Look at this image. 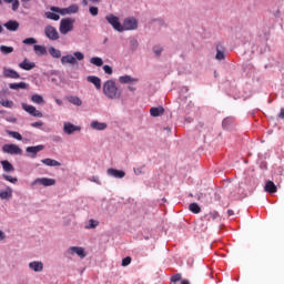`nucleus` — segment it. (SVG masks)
<instances>
[{
  "label": "nucleus",
  "instance_id": "28",
  "mask_svg": "<svg viewBox=\"0 0 284 284\" xmlns=\"http://www.w3.org/2000/svg\"><path fill=\"white\" fill-rule=\"evenodd\" d=\"M33 50L38 57H43V54H48V50L43 45L34 44Z\"/></svg>",
  "mask_w": 284,
  "mask_h": 284
},
{
  "label": "nucleus",
  "instance_id": "52",
  "mask_svg": "<svg viewBox=\"0 0 284 284\" xmlns=\"http://www.w3.org/2000/svg\"><path fill=\"white\" fill-rule=\"evenodd\" d=\"M42 125H43V122L41 121L31 123V128H42Z\"/></svg>",
  "mask_w": 284,
  "mask_h": 284
},
{
  "label": "nucleus",
  "instance_id": "27",
  "mask_svg": "<svg viewBox=\"0 0 284 284\" xmlns=\"http://www.w3.org/2000/svg\"><path fill=\"white\" fill-rule=\"evenodd\" d=\"M67 101H69V103H72V105H78V106L83 105V101H81L80 98L77 95L67 97Z\"/></svg>",
  "mask_w": 284,
  "mask_h": 284
},
{
  "label": "nucleus",
  "instance_id": "11",
  "mask_svg": "<svg viewBox=\"0 0 284 284\" xmlns=\"http://www.w3.org/2000/svg\"><path fill=\"white\" fill-rule=\"evenodd\" d=\"M42 150H45V146L43 144L37 145V146H28L26 149V152L28 154H31V159H37V154H39V152H42Z\"/></svg>",
  "mask_w": 284,
  "mask_h": 284
},
{
  "label": "nucleus",
  "instance_id": "59",
  "mask_svg": "<svg viewBox=\"0 0 284 284\" xmlns=\"http://www.w3.org/2000/svg\"><path fill=\"white\" fill-rule=\"evenodd\" d=\"M89 1H91V3H100L101 2V0H89Z\"/></svg>",
  "mask_w": 284,
  "mask_h": 284
},
{
  "label": "nucleus",
  "instance_id": "46",
  "mask_svg": "<svg viewBox=\"0 0 284 284\" xmlns=\"http://www.w3.org/2000/svg\"><path fill=\"white\" fill-rule=\"evenodd\" d=\"M130 263H132V257L126 256L122 260V267H128V265H130Z\"/></svg>",
  "mask_w": 284,
  "mask_h": 284
},
{
  "label": "nucleus",
  "instance_id": "4",
  "mask_svg": "<svg viewBox=\"0 0 284 284\" xmlns=\"http://www.w3.org/2000/svg\"><path fill=\"white\" fill-rule=\"evenodd\" d=\"M32 185H43L44 187H50L57 185V180L49 178H38L32 182Z\"/></svg>",
  "mask_w": 284,
  "mask_h": 284
},
{
  "label": "nucleus",
  "instance_id": "7",
  "mask_svg": "<svg viewBox=\"0 0 284 284\" xmlns=\"http://www.w3.org/2000/svg\"><path fill=\"white\" fill-rule=\"evenodd\" d=\"M108 23H110L114 30H116L118 32H123V24H121V22L119 21V17L116 16H106L105 17Z\"/></svg>",
  "mask_w": 284,
  "mask_h": 284
},
{
  "label": "nucleus",
  "instance_id": "41",
  "mask_svg": "<svg viewBox=\"0 0 284 284\" xmlns=\"http://www.w3.org/2000/svg\"><path fill=\"white\" fill-rule=\"evenodd\" d=\"M0 104H2L3 108H14V102L11 100H1Z\"/></svg>",
  "mask_w": 284,
  "mask_h": 284
},
{
  "label": "nucleus",
  "instance_id": "35",
  "mask_svg": "<svg viewBox=\"0 0 284 284\" xmlns=\"http://www.w3.org/2000/svg\"><path fill=\"white\" fill-rule=\"evenodd\" d=\"M90 62L93 65H97L98 68H101V65H103V59H101L99 57L91 58Z\"/></svg>",
  "mask_w": 284,
  "mask_h": 284
},
{
  "label": "nucleus",
  "instance_id": "24",
  "mask_svg": "<svg viewBox=\"0 0 284 284\" xmlns=\"http://www.w3.org/2000/svg\"><path fill=\"white\" fill-rule=\"evenodd\" d=\"M119 81L120 83H139V79L132 78L131 75H121Z\"/></svg>",
  "mask_w": 284,
  "mask_h": 284
},
{
  "label": "nucleus",
  "instance_id": "54",
  "mask_svg": "<svg viewBox=\"0 0 284 284\" xmlns=\"http://www.w3.org/2000/svg\"><path fill=\"white\" fill-rule=\"evenodd\" d=\"M0 241H6V233L3 231H0Z\"/></svg>",
  "mask_w": 284,
  "mask_h": 284
},
{
  "label": "nucleus",
  "instance_id": "37",
  "mask_svg": "<svg viewBox=\"0 0 284 284\" xmlns=\"http://www.w3.org/2000/svg\"><path fill=\"white\" fill-rule=\"evenodd\" d=\"M7 133L9 134V136H12L13 139H17L18 141H23V136L21 135V133L17 132V131H7Z\"/></svg>",
  "mask_w": 284,
  "mask_h": 284
},
{
  "label": "nucleus",
  "instance_id": "49",
  "mask_svg": "<svg viewBox=\"0 0 284 284\" xmlns=\"http://www.w3.org/2000/svg\"><path fill=\"white\" fill-rule=\"evenodd\" d=\"M179 281H181V274L179 273L171 277L172 283H179Z\"/></svg>",
  "mask_w": 284,
  "mask_h": 284
},
{
  "label": "nucleus",
  "instance_id": "23",
  "mask_svg": "<svg viewBox=\"0 0 284 284\" xmlns=\"http://www.w3.org/2000/svg\"><path fill=\"white\" fill-rule=\"evenodd\" d=\"M87 81H89V83H93V85L97 88V90H101V79L99 77L89 75L87 78Z\"/></svg>",
  "mask_w": 284,
  "mask_h": 284
},
{
  "label": "nucleus",
  "instance_id": "51",
  "mask_svg": "<svg viewBox=\"0 0 284 284\" xmlns=\"http://www.w3.org/2000/svg\"><path fill=\"white\" fill-rule=\"evenodd\" d=\"M12 10L13 12H17V10H19V0L12 1Z\"/></svg>",
  "mask_w": 284,
  "mask_h": 284
},
{
  "label": "nucleus",
  "instance_id": "40",
  "mask_svg": "<svg viewBox=\"0 0 284 284\" xmlns=\"http://www.w3.org/2000/svg\"><path fill=\"white\" fill-rule=\"evenodd\" d=\"M2 179H4V181H9V183H13V184L19 183V179L12 178L11 175H8V174H2Z\"/></svg>",
  "mask_w": 284,
  "mask_h": 284
},
{
  "label": "nucleus",
  "instance_id": "50",
  "mask_svg": "<svg viewBox=\"0 0 284 284\" xmlns=\"http://www.w3.org/2000/svg\"><path fill=\"white\" fill-rule=\"evenodd\" d=\"M103 70H104V72H105V74H112V72H113L112 67H110V65H108V64H105V65L103 67Z\"/></svg>",
  "mask_w": 284,
  "mask_h": 284
},
{
  "label": "nucleus",
  "instance_id": "17",
  "mask_svg": "<svg viewBox=\"0 0 284 284\" xmlns=\"http://www.w3.org/2000/svg\"><path fill=\"white\" fill-rule=\"evenodd\" d=\"M0 199L2 201H10L12 199V187L7 186L4 191H0Z\"/></svg>",
  "mask_w": 284,
  "mask_h": 284
},
{
  "label": "nucleus",
  "instance_id": "6",
  "mask_svg": "<svg viewBox=\"0 0 284 284\" xmlns=\"http://www.w3.org/2000/svg\"><path fill=\"white\" fill-rule=\"evenodd\" d=\"M2 152H4V154H23V150L17 144H4Z\"/></svg>",
  "mask_w": 284,
  "mask_h": 284
},
{
  "label": "nucleus",
  "instance_id": "45",
  "mask_svg": "<svg viewBox=\"0 0 284 284\" xmlns=\"http://www.w3.org/2000/svg\"><path fill=\"white\" fill-rule=\"evenodd\" d=\"M153 52L156 57H161V52H163V47L161 45L153 47Z\"/></svg>",
  "mask_w": 284,
  "mask_h": 284
},
{
  "label": "nucleus",
  "instance_id": "25",
  "mask_svg": "<svg viewBox=\"0 0 284 284\" xmlns=\"http://www.w3.org/2000/svg\"><path fill=\"white\" fill-rule=\"evenodd\" d=\"M0 163L2 165L3 172H14V166L12 163H10V161L2 160Z\"/></svg>",
  "mask_w": 284,
  "mask_h": 284
},
{
  "label": "nucleus",
  "instance_id": "16",
  "mask_svg": "<svg viewBox=\"0 0 284 284\" xmlns=\"http://www.w3.org/2000/svg\"><path fill=\"white\" fill-rule=\"evenodd\" d=\"M29 268L32 270V272H43V262H39V261L30 262Z\"/></svg>",
  "mask_w": 284,
  "mask_h": 284
},
{
  "label": "nucleus",
  "instance_id": "32",
  "mask_svg": "<svg viewBox=\"0 0 284 284\" xmlns=\"http://www.w3.org/2000/svg\"><path fill=\"white\" fill-rule=\"evenodd\" d=\"M219 212L213 211L210 212L209 214L205 215L206 221L211 222V221H219Z\"/></svg>",
  "mask_w": 284,
  "mask_h": 284
},
{
  "label": "nucleus",
  "instance_id": "38",
  "mask_svg": "<svg viewBox=\"0 0 284 284\" xmlns=\"http://www.w3.org/2000/svg\"><path fill=\"white\" fill-rule=\"evenodd\" d=\"M189 210L193 212V214H199L201 212V206L196 203H191Z\"/></svg>",
  "mask_w": 284,
  "mask_h": 284
},
{
  "label": "nucleus",
  "instance_id": "21",
  "mask_svg": "<svg viewBox=\"0 0 284 284\" xmlns=\"http://www.w3.org/2000/svg\"><path fill=\"white\" fill-rule=\"evenodd\" d=\"M61 63H62V65H65L67 63H70L71 65H75L77 58H74V55H72V54L63 55L61 58Z\"/></svg>",
  "mask_w": 284,
  "mask_h": 284
},
{
  "label": "nucleus",
  "instance_id": "64",
  "mask_svg": "<svg viewBox=\"0 0 284 284\" xmlns=\"http://www.w3.org/2000/svg\"><path fill=\"white\" fill-rule=\"evenodd\" d=\"M3 32V27L0 24V34Z\"/></svg>",
  "mask_w": 284,
  "mask_h": 284
},
{
  "label": "nucleus",
  "instance_id": "29",
  "mask_svg": "<svg viewBox=\"0 0 284 284\" xmlns=\"http://www.w3.org/2000/svg\"><path fill=\"white\" fill-rule=\"evenodd\" d=\"M9 88L10 90H26L28 84L26 82L10 83Z\"/></svg>",
  "mask_w": 284,
  "mask_h": 284
},
{
  "label": "nucleus",
  "instance_id": "55",
  "mask_svg": "<svg viewBox=\"0 0 284 284\" xmlns=\"http://www.w3.org/2000/svg\"><path fill=\"white\" fill-rule=\"evenodd\" d=\"M278 119H284V109H281V112L278 114Z\"/></svg>",
  "mask_w": 284,
  "mask_h": 284
},
{
  "label": "nucleus",
  "instance_id": "48",
  "mask_svg": "<svg viewBox=\"0 0 284 284\" xmlns=\"http://www.w3.org/2000/svg\"><path fill=\"white\" fill-rule=\"evenodd\" d=\"M89 12H90V14H92V17H97L99 14V8L90 7Z\"/></svg>",
  "mask_w": 284,
  "mask_h": 284
},
{
  "label": "nucleus",
  "instance_id": "9",
  "mask_svg": "<svg viewBox=\"0 0 284 284\" xmlns=\"http://www.w3.org/2000/svg\"><path fill=\"white\" fill-rule=\"evenodd\" d=\"M22 110L31 114V116H37L38 119H41L43 116V113L41 111L37 110V108L30 104L22 103Z\"/></svg>",
  "mask_w": 284,
  "mask_h": 284
},
{
  "label": "nucleus",
  "instance_id": "57",
  "mask_svg": "<svg viewBox=\"0 0 284 284\" xmlns=\"http://www.w3.org/2000/svg\"><path fill=\"white\" fill-rule=\"evenodd\" d=\"M128 90H130V92H135V91H136V88L129 85V87H128Z\"/></svg>",
  "mask_w": 284,
  "mask_h": 284
},
{
  "label": "nucleus",
  "instance_id": "19",
  "mask_svg": "<svg viewBox=\"0 0 284 284\" xmlns=\"http://www.w3.org/2000/svg\"><path fill=\"white\" fill-rule=\"evenodd\" d=\"M151 116H163L165 109L163 106H153L150 109Z\"/></svg>",
  "mask_w": 284,
  "mask_h": 284
},
{
  "label": "nucleus",
  "instance_id": "13",
  "mask_svg": "<svg viewBox=\"0 0 284 284\" xmlns=\"http://www.w3.org/2000/svg\"><path fill=\"white\" fill-rule=\"evenodd\" d=\"M2 74H3V77H6V79H20L21 78L19 72H17L14 69L3 68Z\"/></svg>",
  "mask_w": 284,
  "mask_h": 284
},
{
  "label": "nucleus",
  "instance_id": "61",
  "mask_svg": "<svg viewBox=\"0 0 284 284\" xmlns=\"http://www.w3.org/2000/svg\"><path fill=\"white\" fill-rule=\"evenodd\" d=\"M164 130H166V132H172V129L170 126L164 128Z\"/></svg>",
  "mask_w": 284,
  "mask_h": 284
},
{
  "label": "nucleus",
  "instance_id": "34",
  "mask_svg": "<svg viewBox=\"0 0 284 284\" xmlns=\"http://www.w3.org/2000/svg\"><path fill=\"white\" fill-rule=\"evenodd\" d=\"M97 227H99V221L92 219L89 220V224L85 225V230H94Z\"/></svg>",
  "mask_w": 284,
  "mask_h": 284
},
{
  "label": "nucleus",
  "instance_id": "30",
  "mask_svg": "<svg viewBox=\"0 0 284 284\" xmlns=\"http://www.w3.org/2000/svg\"><path fill=\"white\" fill-rule=\"evenodd\" d=\"M32 103H37L38 105H43L45 103V100H43V95L40 94H33L31 97Z\"/></svg>",
  "mask_w": 284,
  "mask_h": 284
},
{
  "label": "nucleus",
  "instance_id": "14",
  "mask_svg": "<svg viewBox=\"0 0 284 284\" xmlns=\"http://www.w3.org/2000/svg\"><path fill=\"white\" fill-rule=\"evenodd\" d=\"M264 192H267L268 194H276V192H278V187L274 182L268 180L264 185Z\"/></svg>",
  "mask_w": 284,
  "mask_h": 284
},
{
  "label": "nucleus",
  "instance_id": "2",
  "mask_svg": "<svg viewBox=\"0 0 284 284\" xmlns=\"http://www.w3.org/2000/svg\"><path fill=\"white\" fill-rule=\"evenodd\" d=\"M51 12H57L58 14H62V17H65V14H77L79 12V4H71L68 8H59V7H51Z\"/></svg>",
  "mask_w": 284,
  "mask_h": 284
},
{
  "label": "nucleus",
  "instance_id": "53",
  "mask_svg": "<svg viewBox=\"0 0 284 284\" xmlns=\"http://www.w3.org/2000/svg\"><path fill=\"white\" fill-rule=\"evenodd\" d=\"M134 174H143V168L134 169Z\"/></svg>",
  "mask_w": 284,
  "mask_h": 284
},
{
  "label": "nucleus",
  "instance_id": "31",
  "mask_svg": "<svg viewBox=\"0 0 284 284\" xmlns=\"http://www.w3.org/2000/svg\"><path fill=\"white\" fill-rule=\"evenodd\" d=\"M49 54H51L53 59H61V50L55 49L54 47L49 48Z\"/></svg>",
  "mask_w": 284,
  "mask_h": 284
},
{
  "label": "nucleus",
  "instance_id": "22",
  "mask_svg": "<svg viewBox=\"0 0 284 284\" xmlns=\"http://www.w3.org/2000/svg\"><path fill=\"white\" fill-rule=\"evenodd\" d=\"M41 163L48 165L49 168H61V163L53 159H43L41 160Z\"/></svg>",
  "mask_w": 284,
  "mask_h": 284
},
{
  "label": "nucleus",
  "instance_id": "12",
  "mask_svg": "<svg viewBox=\"0 0 284 284\" xmlns=\"http://www.w3.org/2000/svg\"><path fill=\"white\" fill-rule=\"evenodd\" d=\"M71 256H73V254H77L79 257L81 258H85V250H83V247L81 246H71L68 248L67 251Z\"/></svg>",
  "mask_w": 284,
  "mask_h": 284
},
{
  "label": "nucleus",
  "instance_id": "36",
  "mask_svg": "<svg viewBox=\"0 0 284 284\" xmlns=\"http://www.w3.org/2000/svg\"><path fill=\"white\" fill-rule=\"evenodd\" d=\"M215 59L217 61H223V59H225V52H223L221 50V47H216V55H215Z\"/></svg>",
  "mask_w": 284,
  "mask_h": 284
},
{
  "label": "nucleus",
  "instance_id": "33",
  "mask_svg": "<svg viewBox=\"0 0 284 284\" xmlns=\"http://www.w3.org/2000/svg\"><path fill=\"white\" fill-rule=\"evenodd\" d=\"M44 17H45L47 19H51L52 21H59V19H61V17H60L59 14H57V13H54V12H50V11H47V12L44 13Z\"/></svg>",
  "mask_w": 284,
  "mask_h": 284
},
{
  "label": "nucleus",
  "instance_id": "18",
  "mask_svg": "<svg viewBox=\"0 0 284 284\" xmlns=\"http://www.w3.org/2000/svg\"><path fill=\"white\" fill-rule=\"evenodd\" d=\"M19 68H21V70H34V68H37V64L34 62H30L28 61V59H24L20 64Z\"/></svg>",
  "mask_w": 284,
  "mask_h": 284
},
{
  "label": "nucleus",
  "instance_id": "26",
  "mask_svg": "<svg viewBox=\"0 0 284 284\" xmlns=\"http://www.w3.org/2000/svg\"><path fill=\"white\" fill-rule=\"evenodd\" d=\"M91 128L92 130H106L108 124L104 122H99V121H92L91 122Z\"/></svg>",
  "mask_w": 284,
  "mask_h": 284
},
{
  "label": "nucleus",
  "instance_id": "63",
  "mask_svg": "<svg viewBox=\"0 0 284 284\" xmlns=\"http://www.w3.org/2000/svg\"><path fill=\"white\" fill-rule=\"evenodd\" d=\"M14 0H4L6 3H12Z\"/></svg>",
  "mask_w": 284,
  "mask_h": 284
},
{
  "label": "nucleus",
  "instance_id": "62",
  "mask_svg": "<svg viewBox=\"0 0 284 284\" xmlns=\"http://www.w3.org/2000/svg\"><path fill=\"white\" fill-rule=\"evenodd\" d=\"M82 6H88V0H82Z\"/></svg>",
  "mask_w": 284,
  "mask_h": 284
},
{
  "label": "nucleus",
  "instance_id": "56",
  "mask_svg": "<svg viewBox=\"0 0 284 284\" xmlns=\"http://www.w3.org/2000/svg\"><path fill=\"white\" fill-rule=\"evenodd\" d=\"M55 103H57L58 105H63V101H62L61 99H57V100H55Z\"/></svg>",
  "mask_w": 284,
  "mask_h": 284
},
{
  "label": "nucleus",
  "instance_id": "44",
  "mask_svg": "<svg viewBox=\"0 0 284 284\" xmlns=\"http://www.w3.org/2000/svg\"><path fill=\"white\" fill-rule=\"evenodd\" d=\"M22 43H24L26 45H34V43H37V39L34 38H27L22 41Z\"/></svg>",
  "mask_w": 284,
  "mask_h": 284
},
{
  "label": "nucleus",
  "instance_id": "10",
  "mask_svg": "<svg viewBox=\"0 0 284 284\" xmlns=\"http://www.w3.org/2000/svg\"><path fill=\"white\" fill-rule=\"evenodd\" d=\"M63 132L64 134H74V132H81V126L74 125L70 122H64Z\"/></svg>",
  "mask_w": 284,
  "mask_h": 284
},
{
  "label": "nucleus",
  "instance_id": "15",
  "mask_svg": "<svg viewBox=\"0 0 284 284\" xmlns=\"http://www.w3.org/2000/svg\"><path fill=\"white\" fill-rule=\"evenodd\" d=\"M19 21L17 20H9L7 23H4V28L9 30V32H17L19 30Z\"/></svg>",
  "mask_w": 284,
  "mask_h": 284
},
{
  "label": "nucleus",
  "instance_id": "8",
  "mask_svg": "<svg viewBox=\"0 0 284 284\" xmlns=\"http://www.w3.org/2000/svg\"><path fill=\"white\" fill-rule=\"evenodd\" d=\"M139 28V22L134 18H126L122 24V32L124 30H136Z\"/></svg>",
  "mask_w": 284,
  "mask_h": 284
},
{
  "label": "nucleus",
  "instance_id": "39",
  "mask_svg": "<svg viewBox=\"0 0 284 284\" xmlns=\"http://www.w3.org/2000/svg\"><path fill=\"white\" fill-rule=\"evenodd\" d=\"M0 52H2V54H11V52H14V48L1 45Z\"/></svg>",
  "mask_w": 284,
  "mask_h": 284
},
{
  "label": "nucleus",
  "instance_id": "1",
  "mask_svg": "<svg viewBox=\"0 0 284 284\" xmlns=\"http://www.w3.org/2000/svg\"><path fill=\"white\" fill-rule=\"evenodd\" d=\"M102 92L106 99L114 101L116 99H121V91L119 87H116V82L114 80H108L103 83Z\"/></svg>",
  "mask_w": 284,
  "mask_h": 284
},
{
  "label": "nucleus",
  "instance_id": "60",
  "mask_svg": "<svg viewBox=\"0 0 284 284\" xmlns=\"http://www.w3.org/2000/svg\"><path fill=\"white\" fill-rule=\"evenodd\" d=\"M181 284H190V281L183 280V281L181 282Z\"/></svg>",
  "mask_w": 284,
  "mask_h": 284
},
{
  "label": "nucleus",
  "instance_id": "43",
  "mask_svg": "<svg viewBox=\"0 0 284 284\" xmlns=\"http://www.w3.org/2000/svg\"><path fill=\"white\" fill-rule=\"evenodd\" d=\"M207 230V226H205V224H196V226L194 227V232H205Z\"/></svg>",
  "mask_w": 284,
  "mask_h": 284
},
{
  "label": "nucleus",
  "instance_id": "5",
  "mask_svg": "<svg viewBox=\"0 0 284 284\" xmlns=\"http://www.w3.org/2000/svg\"><path fill=\"white\" fill-rule=\"evenodd\" d=\"M44 34L47 39H50V41H58L59 39V31H57V28L52 26H47L44 28Z\"/></svg>",
  "mask_w": 284,
  "mask_h": 284
},
{
  "label": "nucleus",
  "instance_id": "3",
  "mask_svg": "<svg viewBox=\"0 0 284 284\" xmlns=\"http://www.w3.org/2000/svg\"><path fill=\"white\" fill-rule=\"evenodd\" d=\"M74 19L64 18L60 21V32L62 34H68V32H72L74 30Z\"/></svg>",
  "mask_w": 284,
  "mask_h": 284
},
{
  "label": "nucleus",
  "instance_id": "42",
  "mask_svg": "<svg viewBox=\"0 0 284 284\" xmlns=\"http://www.w3.org/2000/svg\"><path fill=\"white\" fill-rule=\"evenodd\" d=\"M73 57H74L75 61H83L85 59V55L83 53H81L80 51L74 52Z\"/></svg>",
  "mask_w": 284,
  "mask_h": 284
},
{
  "label": "nucleus",
  "instance_id": "20",
  "mask_svg": "<svg viewBox=\"0 0 284 284\" xmlns=\"http://www.w3.org/2000/svg\"><path fill=\"white\" fill-rule=\"evenodd\" d=\"M106 172L110 176H114V179H123L125 176V172L119 171L116 169H108Z\"/></svg>",
  "mask_w": 284,
  "mask_h": 284
},
{
  "label": "nucleus",
  "instance_id": "47",
  "mask_svg": "<svg viewBox=\"0 0 284 284\" xmlns=\"http://www.w3.org/2000/svg\"><path fill=\"white\" fill-rule=\"evenodd\" d=\"M130 48L131 50H136V48H139V41L136 39H133L130 41Z\"/></svg>",
  "mask_w": 284,
  "mask_h": 284
},
{
  "label": "nucleus",
  "instance_id": "58",
  "mask_svg": "<svg viewBox=\"0 0 284 284\" xmlns=\"http://www.w3.org/2000/svg\"><path fill=\"white\" fill-rule=\"evenodd\" d=\"M227 214H229V216H234V211L229 210V211H227Z\"/></svg>",
  "mask_w": 284,
  "mask_h": 284
}]
</instances>
